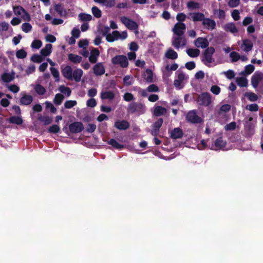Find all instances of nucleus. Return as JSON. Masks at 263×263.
I'll list each match as a JSON object with an SVG mask.
<instances>
[{
    "mask_svg": "<svg viewBox=\"0 0 263 263\" xmlns=\"http://www.w3.org/2000/svg\"><path fill=\"white\" fill-rule=\"evenodd\" d=\"M34 88L35 92L40 95H42L45 92V89L40 84L36 85Z\"/></svg>",
    "mask_w": 263,
    "mask_h": 263,
    "instance_id": "obj_47",
    "label": "nucleus"
},
{
    "mask_svg": "<svg viewBox=\"0 0 263 263\" xmlns=\"http://www.w3.org/2000/svg\"><path fill=\"white\" fill-rule=\"evenodd\" d=\"M51 73L54 78L55 79V81H59L60 74L58 70L54 67H51L50 68Z\"/></svg>",
    "mask_w": 263,
    "mask_h": 263,
    "instance_id": "obj_46",
    "label": "nucleus"
},
{
    "mask_svg": "<svg viewBox=\"0 0 263 263\" xmlns=\"http://www.w3.org/2000/svg\"><path fill=\"white\" fill-rule=\"evenodd\" d=\"M91 11L93 15L95 17L99 18L101 16V11L98 7L96 6L93 7L91 9Z\"/></svg>",
    "mask_w": 263,
    "mask_h": 263,
    "instance_id": "obj_52",
    "label": "nucleus"
},
{
    "mask_svg": "<svg viewBox=\"0 0 263 263\" xmlns=\"http://www.w3.org/2000/svg\"><path fill=\"white\" fill-rule=\"evenodd\" d=\"M186 42V39L183 35H174L172 39V45L176 49L184 47Z\"/></svg>",
    "mask_w": 263,
    "mask_h": 263,
    "instance_id": "obj_7",
    "label": "nucleus"
},
{
    "mask_svg": "<svg viewBox=\"0 0 263 263\" xmlns=\"http://www.w3.org/2000/svg\"><path fill=\"white\" fill-rule=\"evenodd\" d=\"M197 102L201 105H209L211 103V95L208 92L201 93L198 97Z\"/></svg>",
    "mask_w": 263,
    "mask_h": 263,
    "instance_id": "obj_8",
    "label": "nucleus"
},
{
    "mask_svg": "<svg viewBox=\"0 0 263 263\" xmlns=\"http://www.w3.org/2000/svg\"><path fill=\"white\" fill-rule=\"evenodd\" d=\"M187 54L192 58L197 57L200 54V50L198 49L189 48L186 50Z\"/></svg>",
    "mask_w": 263,
    "mask_h": 263,
    "instance_id": "obj_38",
    "label": "nucleus"
},
{
    "mask_svg": "<svg viewBox=\"0 0 263 263\" xmlns=\"http://www.w3.org/2000/svg\"><path fill=\"white\" fill-rule=\"evenodd\" d=\"M52 46L50 44L46 45L45 47L43 48L41 51V54L43 57H47L52 52Z\"/></svg>",
    "mask_w": 263,
    "mask_h": 263,
    "instance_id": "obj_30",
    "label": "nucleus"
},
{
    "mask_svg": "<svg viewBox=\"0 0 263 263\" xmlns=\"http://www.w3.org/2000/svg\"><path fill=\"white\" fill-rule=\"evenodd\" d=\"M38 119L43 122L44 125H47L50 124L52 122V119L48 116H40Z\"/></svg>",
    "mask_w": 263,
    "mask_h": 263,
    "instance_id": "obj_41",
    "label": "nucleus"
},
{
    "mask_svg": "<svg viewBox=\"0 0 263 263\" xmlns=\"http://www.w3.org/2000/svg\"><path fill=\"white\" fill-rule=\"evenodd\" d=\"M165 55L167 59L172 60L176 59L178 57L177 52L171 48L168 49L166 51Z\"/></svg>",
    "mask_w": 263,
    "mask_h": 263,
    "instance_id": "obj_37",
    "label": "nucleus"
},
{
    "mask_svg": "<svg viewBox=\"0 0 263 263\" xmlns=\"http://www.w3.org/2000/svg\"><path fill=\"white\" fill-rule=\"evenodd\" d=\"M64 99L63 96L61 93H58L55 95L54 99V103L56 105H60Z\"/></svg>",
    "mask_w": 263,
    "mask_h": 263,
    "instance_id": "obj_49",
    "label": "nucleus"
},
{
    "mask_svg": "<svg viewBox=\"0 0 263 263\" xmlns=\"http://www.w3.org/2000/svg\"><path fill=\"white\" fill-rule=\"evenodd\" d=\"M115 96V93L111 90H102L100 94V97L102 100L110 101L114 99Z\"/></svg>",
    "mask_w": 263,
    "mask_h": 263,
    "instance_id": "obj_20",
    "label": "nucleus"
},
{
    "mask_svg": "<svg viewBox=\"0 0 263 263\" xmlns=\"http://www.w3.org/2000/svg\"><path fill=\"white\" fill-rule=\"evenodd\" d=\"M134 79L129 76H125L123 78V83L125 85L129 86L133 84Z\"/></svg>",
    "mask_w": 263,
    "mask_h": 263,
    "instance_id": "obj_44",
    "label": "nucleus"
},
{
    "mask_svg": "<svg viewBox=\"0 0 263 263\" xmlns=\"http://www.w3.org/2000/svg\"><path fill=\"white\" fill-rule=\"evenodd\" d=\"M83 74V71L81 69H76L73 71L71 80H73L76 82H79L81 80Z\"/></svg>",
    "mask_w": 263,
    "mask_h": 263,
    "instance_id": "obj_21",
    "label": "nucleus"
},
{
    "mask_svg": "<svg viewBox=\"0 0 263 263\" xmlns=\"http://www.w3.org/2000/svg\"><path fill=\"white\" fill-rule=\"evenodd\" d=\"M45 104L46 108L47 109H49L52 112H55L56 111V108L51 103L46 101Z\"/></svg>",
    "mask_w": 263,
    "mask_h": 263,
    "instance_id": "obj_63",
    "label": "nucleus"
},
{
    "mask_svg": "<svg viewBox=\"0 0 263 263\" xmlns=\"http://www.w3.org/2000/svg\"><path fill=\"white\" fill-rule=\"evenodd\" d=\"M195 45L197 48H205L209 45L208 40L203 37H198L195 41Z\"/></svg>",
    "mask_w": 263,
    "mask_h": 263,
    "instance_id": "obj_18",
    "label": "nucleus"
},
{
    "mask_svg": "<svg viewBox=\"0 0 263 263\" xmlns=\"http://www.w3.org/2000/svg\"><path fill=\"white\" fill-rule=\"evenodd\" d=\"M120 21L129 30H135L138 28L137 24L126 16L121 17Z\"/></svg>",
    "mask_w": 263,
    "mask_h": 263,
    "instance_id": "obj_11",
    "label": "nucleus"
},
{
    "mask_svg": "<svg viewBox=\"0 0 263 263\" xmlns=\"http://www.w3.org/2000/svg\"><path fill=\"white\" fill-rule=\"evenodd\" d=\"M68 57L71 62L75 64L80 63L82 60L81 56L73 53L69 54Z\"/></svg>",
    "mask_w": 263,
    "mask_h": 263,
    "instance_id": "obj_36",
    "label": "nucleus"
},
{
    "mask_svg": "<svg viewBox=\"0 0 263 263\" xmlns=\"http://www.w3.org/2000/svg\"><path fill=\"white\" fill-rule=\"evenodd\" d=\"M246 108L251 111H257L259 109V107L256 104H251L248 105Z\"/></svg>",
    "mask_w": 263,
    "mask_h": 263,
    "instance_id": "obj_61",
    "label": "nucleus"
},
{
    "mask_svg": "<svg viewBox=\"0 0 263 263\" xmlns=\"http://www.w3.org/2000/svg\"><path fill=\"white\" fill-rule=\"evenodd\" d=\"M77 104V101L74 100H68L65 102L64 106L66 108H71Z\"/></svg>",
    "mask_w": 263,
    "mask_h": 263,
    "instance_id": "obj_56",
    "label": "nucleus"
},
{
    "mask_svg": "<svg viewBox=\"0 0 263 263\" xmlns=\"http://www.w3.org/2000/svg\"><path fill=\"white\" fill-rule=\"evenodd\" d=\"M254 69L255 67L254 65L249 64L245 66L244 70L240 72L239 74L243 76L249 75L254 71Z\"/></svg>",
    "mask_w": 263,
    "mask_h": 263,
    "instance_id": "obj_29",
    "label": "nucleus"
},
{
    "mask_svg": "<svg viewBox=\"0 0 263 263\" xmlns=\"http://www.w3.org/2000/svg\"><path fill=\"white\" fill-rule=\"evenodd\" d=\"M61 72L64 77L67 79L71 80L73 70L71 66L67 65L64 67H62Z\"/></svg>",
    "mask_w": 263,
    "mask_h": 263,
    "instance_id": "obj_19",
    "label": "nucleus"
},
{
    "mask_svg": "<svg viewBox=\"0 0 263 263\" xmlns=\"http://www.w3.org/2000/svg\"><path fill=\"white\" fill-rule=\"evenodd\" d=\"M214 51V48L212 47L208 48L204 51L203 62L206 65L211 66L214 65V59L212 56Z\"/></svg>",
    "mask_w": 263,
    "mask_h": 263,
    "instance_id": "obj_4",
    "label": "nucleus"
},
{
    "mask_svg": "<svg viewBox=\"0 0 263 263\" xmlns=\"http://www.w3.org/2000/svg\"><path fill=\"white\" fill-rule=\"evenodd\" d=\"M166 112L165 108L160 106H156L154 108L153 114L154 116L158 117L164 115Z\"/></svg>",
    "mask_w": 263,
    "mask_h": 263,
    "instance_id": "obj_27",
    "label": "nucleus"
},
{
    "mask_svg": "<svg viewBox=\"0 0 263 263\" xmlns=\"http://www.w3.org/2000/svg\"><path fill=\"white\" fill-rule=\"evenodd\" d=\"M153 72L152 70L147 69L144 73L143 77L147 83H151L153 82Z\"/></svg>",
    "mask_w": 263,
    "mask_h": 263,
    "instance_id": "obj_33",
    "label": "nucleus"
},
{
    "mask_svg": "<svg viewBox=\"0 0 263 263\" xmlns=\"http://www.w3.org/2000/svg\"><path fill=\"white\" fill-rule=\"evenodd\" d=\"M183 133L180 128H175L171 132V137L173 139H179L182 137Z\"/></svg>",
    "mask_w": 263,
    "mask_h": 263,
    "instance_id": "obj_32",
    "label": "nucleus"
},
{
    "mask_svg": "<svg viewBox=\"0 0 263 263\" xmlns=\"http://www.w3.org/2000/svg\"><path fill=\"white\" fill-rule=\"evenodd\" d=\"M93 71L96 76H102L105 71V67L102 63L96 64L93 67Z\"/></svg>",
    "mask_w": 263,
    "mask_h": 263,
    "instance_id": "obj_17",
    "label": "nucleus"
},
{
    "mask_svg": "<svg viewBox=\"0 0 263 263\" xmlns=\"http://www.w3.org/2000/svg\"><path fill=\"white\" fill-rule=\"evenodd\" d=\"M55 10L60 15H63L65 14V10L61 4H57L54 6Z\"/></svg>",
    "mask_w": 263,
    "mask_h": 263,
    "instance_id": "obj_55",
    "label": "nucleus"
},
{
    "mask_svg": "<svg viewBox=\"0 0 263 263\" xmlns=\"http://www.w3.org/2000/svg\"><path fill=\"white\" fill-rule=\"evenodd\" d=\"M60 127L57 125H53L49 127L48 130L51 133L56 134L60 130Z\"/></svg>",
    "mask_w": 263,
    "mask_h": 263,
    "instance_id": "obj_62",
    "label": "nucleus"
},
{
    "mask_svg": "<svg viewBox=\"0 0 263 263\" xmlns=\"http://www.w3.org/2000/svg\"><path fill=\"white\" fill-rule=\"evenodd\" d=\"M221 88L217 85H212L210 88V91L215 95L220 93Z\"/></svg>",
    "mask_w": 263,
    "mask_h": 263,
    "instance_id": "obj_54",
    "label": "nucleus"
},
{
    "mask_svg": "<svg viewBox=\"0 0 263 263\" xmlns=\"http://www.w3.org/2000/svg\"><path fill=\"white\" fill-rule=\"evenodd\" d=\"M202 25L206 29L209 30L214 29L216 26L215 21L209 18H204L202 22Z\"/></svg>",
    "mask_w": 263,
    "mask_h": 263,
    "instance_id": "obj_22",
    "label": "nucleus"
},
{
    "mask_svg": "<svg viewBox=\"0 0 263 263\" xmlns=\"http://www.w3.org/2000/svg\"><path fill=\"white\" fill-rule=\"evenodd\" d=\"M186 119L192 123H200L203 121V119L197 115L195 110L190 111L186 116Z\"/></svg>",
    "mask_w": 263,
    "mask_h": 263,
    "instance_id": "obj_10",
    "label": "nucleus"
},
{
    "mask_svg": "<svg viewBox=\"0 0 263 263\" xmlns=\"http://www.w3.org/2000/svg\"><path fill=\"white\" fill-rule=\"evenodd\" d=\"M59 90L63 93L66 95L67 96H69L71 94V90L69 87H65L64 85H62L59 87Z\"/></svg>",
    "mask_w": 263,
    "mask_h": 263,
    "instance_id": "obj_50",
    "label": "nucleus"
},
{
    "mask_svg": "<svg viewBox=\"0 0 263 263\" xmlns=\"http://www.w3.org/2000/svg\"><path fill=\"white\" fill-rule=\"evenodd\" d=\"M186 29L185 25L181 22L176 23L173 28L174 35H183Z\"/></svg>",
    "mask_w": 263,
    "mask_h": 263,
    "instance_id": "obj_12",
    "label": "nucleus"
},
{
    "mask_svg": "<svg viewBox=\"0 0 263 263\" xmlns=\"http://www.w3.org/2000/svg\"><path fill=\"white\" fill-rule=\"evenodd\" d=\"M69 130L72 133H80L84 129V126L82 123L76 122L71 123L69 127Z\"/></svg>",
    "mask_w": 263,
    "mask_h": 263,
    "instance_id": "obj_14",
    "label": "nucleus"
},
{
    "mask_svg": "<svg viewBox=\"0 0 263 263\" xmlns=\"http://www.w3.org/2000/svg\"><path fill=\"white\" fill-rule=\"evenodd\" d=\"M236 82L237 84L241 87H247L248 84V81L247 79L243 77H237L236 79Z\"/></svg>",
    "mask_w": 263,
    "mask_h": 263,
    "instance_id": "obj_34",
    "label": "nucleus"
},
{
    "mask_svg": "<svg viewBox=\"0 0 263 263\" xmlns=\"http://www.w3.org/2000/svg\"><path fill=\"white\" fill-rule=\"evenodd\" d=\"M214 14L220 19L223 18L225 17V12L220 9L215 10L214 11Z\"/></svg>",
    "mask_w": 263,
    "mask_h": 263,
    "instance_id": "obj_57",
    "label": "nucleus"
},
{
    "mask_svg": "<svg viewBox=\"0 0 263 263\" xmlns=\"http://www.w3.org/2000/svg\"><path fill=\"white\" fill-rule=\"evenodd\" d=\"M110 30L109 27H105L103 34L106 36V40L108 42H113L117 40H124L127 37V33L126 31L121 32L119 31H114L111 33H108Z\"/></svg>",
    "mask_w": 263,
    "mask_h": 263,
    "instance_id": "obj_1",
    "label": "nucleus"
},
{
    "mask_svg": "<svg viewBox=\"0 0 263 263\" xmlns=\"http://www.w3.org/2000/svg\"><path fill=\"white\" fill-rule=\"evenodd\" d=\"M188 79L187 75L182 72H178V75L174 81L175 87L178 90L183 88Z\"/></svg>",
    "mask_w": 263,
    "mask_h": 263,
    "instance_id": "obj_2",
    "label": "nucleus"
},
{
    "mask_svg": "<svg viewBox=\"0 0 263 263\" xmlns=\"http://www.w3.org/2000/svg\"><path fill=\"white\" fill-rule=\"evenodd\" d=\"M251 85L253 87L256 89L258 86L263 87V73L256 71L251 78Z\"/></svg>",
    "mask_w": 263,
    "mask_h": 263,
    "instance_id": "obj_3",
    "label": "nucleus"
},
{
    "mask_svg": "<svg viewBox=\"0 0 263 263\" xmlns=\"http://www.w3.org/2000/svg\"><path fill=\"white\" fill-rule=\"evenodd\" d=\"M223 28L226 31H229L233 34H235L238 32L237 28L236 27L235 24L233 23L226 24L224 26Z\"/></svg>",
    "mask_w": 263,
    "mask_h": 263,
    "instance_id": "obj_31",
    "label": "nucleus"
},
{
    "mask_svg": "<svg viewBox=\"0 0 263 263\" xmlns=\"http://www.w3.org/2000/svg\"><path fill=\"white\" fill-rule=\"evenodd\" d=\"M108 143L113 146L114 148L118 149H121L124 147V145L118 143L116 140L111 139Z\"/></svg>",
    "mask_w": 263,
    "mask_h": 263,
    "instance_id": "obj_39",
    "label": "nucleus"
},
{
    "mask_svg": "<svg viewBox=\"0 0 263 263\" xmlns=\"http://www.w3.org/2000/svg\"><path fill=\"white\" fill-rule=\"evenodd\" d=\"M42 42L39 40H34L31 43V47L32 48L39 49L41 47Z\"/></svg>",
    "mask_w": 263,
    "mask_h": 263,
    "instance_id": "obj_48",
    "label": "nucleus"
},
{
    "mask_svg": "<svg viewBox=\"0 0 263 263\" xmlns=\"http://www.w3.org/2000/svg\"><path fill=\"white\" fill-rule=\"evenodd\" d=\"M147 90L149 92H158L159 91V88L155 84H151L147 87Z\"/></svg>",
    "mask_w": 263,
    "mask_h": 263,
    "instance_id": "obj_59",
    "label": "nucleus"
},
{
    "mask_svg": "<svg viewBox=\"0 0 263 263\" xmlns=\"http://www.w3.org/2000/svg\"><path fill=\"white\" fill-rule=\"evenodd\" d=\"M86 105L88 107H94L96 106L97 102L95 99L91 98L87 101Z\"/></svg>",
    "mask_w": 263,
    "mask_h": 263,
    "instance_id": "obj_64",
    "label": "nucleus"
},
{
    "mask_svg": "<svg viewBox=\"0 0 263 263\" xmlns=\"http://www.w3.org/2000/svg\"><path fill=\"white\" fill-rule=\"evenodd\" d=\"M31 60L34 62L40 63L43 61V58L41 54H34L31 57Z\"/></svg>",
    "mask_w": 263,
    "mask_h": 263,
    "instance_id": "obj_53",
    "label": "nucleus"
},
{
    "mask_svg": "<svg viewBox=\"0 0 263 263\" xmlns=\"http://www.w3.org/2000/svg\"><path fill=\"white\" fill-rule=\"evenodd\" d=\"M163 122V119L160 118L154 123L153 124V128H154V130L152 132L153 135H156L158 134L159 129L161 126Z\"/></svg>",
    "mask_w": 263,
    "mask_h": 263,
    "instance_id": "obj_35",
    "label": "nucleus"
},
{
    "mask_svg": "<svg viewBox=\"0 0 263 263\" xmlns=\"http://www.w3.org/2000/svg\"><path fill=\"white\" fill-rule=\"evenodd\" d=\"M13 12L15 15L20 16L21 18L26 22L31 21V16L30 14L21 6L13 7Z\"/></svg>",
    "mask_w": 263,
    "mask_h": 263,
    "instance_id": "obj_5",
    "label": "nucleus"
},
{
    "mask_svg": "<svg viewBox=\"0 0 263 263\" xmlns=\"http://www.w3.org/2000/svg\"><path fill=\"white\" fill-rule=\"evenodd\" d=\"M226 145V141L222 140L220 137L216 139L214 144L212 145L211 149L214 150H218L223 149Z\"/></svg>",
    "mask_w": 263,
    "mask_h": 263,
    "instance_id": "obj_16",
    "label": "nucleus"
},
{
    "mask_svg": "<svg viewBox=\"0 0 263 263\" xmlns=\"http://www.w3.org/2000/svg\"><path fill=\"white\" fill-rule=\"evenodd\" d=\"M27 56V52L24 49L18 50L16 52V57L18 59H24Z\"/></svg>",
    "mask_w": 263,
    "mask_h": 263,
    "instance_id": "obj_45",
    "label": "nucleus"
},
{
    "mask_svg": "<svg viewBox=\"0 0 263 263\" xmlns=\"http://www.w3.org/2000/svg\"><path fill=\"white\" fill-rule=\"evenodd\" d=\"M8 89L13 93H17L20 90V88L18 86L13 84L7 86Z\"/></svg>",
    "mask_w": 263,
    "mask_h": 263,
    "instance_id": "obj_58",
    "label": "nucleus"
},
{
    "mask_svg": "<svg viewBox=\"0 0 263 263\" xmlns=\"http://www.w3.org/2000/svg\"><path fill=\"white\" fill-rule=\"evenodd\" d=\"M230 58L232 62H235L239 60L242 62H246L248 60V58L246 55H240L236 51H232L230 54Z\"/></svg>",
    "mask_w": 263,
    "mask_h": 263,
    "instance_id": "obj_13",
    "label": "nucleus"
},
{
    "mask_svg": "<svg viewBox=\"0 0 263 263\" xmlns=\"http://www.w3.org/2000/svg\"><path fill=\"white\" fill-rule=\"evenodd\" d=\"M245 96L248 100L252 102L256 101L258 100V97L256 94L252 92H248L245 93Z\"/></svg>",
    "mask_w": 263,
    "mask_h": 263,
    "instance_id": "obj_40",
    "label": "nucleus"
},
{
    "mask_svg": "<svg viewBox=\"0 0 263 263\" xmlns=\"http://www.w3.org/2000/svg\"><path fill=\"white\" fill-rule=\"evenodd\" d=\"M95 2L102 4L108 8L115 6L116 0H93Z\"/></svg>",
    "mask_w": 263,
    "mask_h": 263,
    "instance_id": "obj_25",
    "label": "nucleus"
},
{
    "mask_svg": "<svg viewBox=\"0 0 263 263\" xmlns=\"http://www.w3.org/2000/svg\"><path fill=\"white\" fill-rule=\"evenodd\" d=\"M123 99L127 102H129L133 100L134 97L131 93L126 92L123 96Z\"/></svg>",
    "mask_w": 263,
    "mask_h": 263,
    "instance_id": "obj_60",
    "label": "nucleus"
},
{
    "mask_svg": "<svg viewBox=\"0 0 263 263\" xmlns=\"http://www.w3.org/2000/svg\"><path fill=\"white\" fill-rule=\"evenodd\" d=\"M115 126L119 129L125 130L129 127V124L125 120H118L115 122Z\"/></svg>",
    "mask_w": 263,
    "mask_h": 263,
    "instance_id": "obj_24",
    "label": "nucleus"
},
{
    "mask_svg": "<svg viewBox=\"0 0 263 263\" xmlns=\"http://www.w3.org/2000/svg\"><path fill=\"white\" fill-rule=\"evenodd\" d=\"M33 101V98L31 95H24L20 99L21 104L28 105L31 103Z\"/></svg>",
    "mask_w": 263,
    "mask_h": 263,
    "instance_id": "obj_28",
    "label": "nucleus"
},
{
    "mask_svg": "<svg viewBox=\"0 0 263 263\" xmlns=\"http://www.w3.org/2000/svg\"><path fill=\"white\" fill-rule=\"evenodd\" d=\"M190 18L194 22L202 21L204 19V15L200 12H195L190 14Z\"/></svg>",
    "mask_w": 263,
    "mask_h": 263,
    "instance_id": "obj_26",
    "label": "nucleus"
},
{
    "mask_svg": "<svg viewBox=\"0 0 263 263\" xmlns=\"http://www.w3.org/2000/svg\"><path fill=\"white\" fill-rule=\"evenodd\" d=\"M9 122L17 125H21L23 123V121L21 117L13 116L10 118Z\"/></svg>",
    "mask_w": 263,
    "mask_h": 263,
    "instance_id": "obj_42",
    "label": "nucleus"
},
{
    "mask_svg": "<svg viewBox=\"0 0 263 263\" xmlns=\"http://www.w3.org/2000/svg\"><path fill=\"white\" fill-rule=\"evenodd\" d=\"M111 62L114 65H119L122 68H125L128 66V62L125 55H120L114 57Z\"/></svg>",
    "mask_w": 263,
    "mask_h": 263,
    "instance_id": "obj_6",
    "label": "nucleus"
},
{
    "mask_svg": "<svg viewBox=\"0 0 263 263\" xmlns=\"http://www.w3.org/2000/svg\"><path fill=\"white\" fill-rule=\"evenodd\" d=\"M241 50L246 53L249 52L252 50L253 44L252 42L249 39H243L238 42Z\"/></svg>",
    "mask_w": 263,
    "mask_h": 263,
    "instance_id": "obj_9",
    "label": "nucleus"
},
{
    "mask_svg": "<svg viewBox=\"0 0 263 263\" xmlns=\"http://www.w3.org/2000/svg\"><path fill=\"white\" fill-rule=\"evenodd\" d=\"M79 17L82 21H90L92 16L90 14L81 13L79 15Z\"/></svg>",
    "mask_w": 263,
    "mask_h": 263,
    "instance_id": "obj_51",
    "label": "nucleus"
},
{
    "mask_svg": "<svg viewBox=\"0 0 263 263\" xmlns=\"http://www.w3.org/2000/svg\"><path fill=\"white\" fill-rule=\"evenodd\" d=\"M15 72L5 71L1 75V79L4 82L9 83L13 81L15 78Z\"/></svg>",
    "mask_w": 263,
    "mask_h": 263,
    "instance_id": "obj_15",
    "label": "nucleus"
},
{
    "mask_svg": "<svg viewBox=\"0 0 263 263\" xmlns=\"http://www.w3.org/2000/svg\"><path fill=\"white\" fill-rule=\"evenodd\" d=\"M32 27L28 23H24L22 25V29L25 33H28L32 30Z\"/></svg>",
    "mask_w": 263,
    "mask_h": 263,
    "instance_id": "obj_43",
    "label": "nucleus"
},
{
    "mask_svg": "<svg viewBox=\"0 0 263 263\" xmlns=\"http://www.w3.org/2000/svg\"><path fill=\"white\" fill-rule=\"evenodd\" d=\"M100 55V52L97 48H93L90 52L89 57V61L91 63H96L98 60V58Z\"/></svg>",
    "mask_w": 263,
    "mask_h": 263,
    "instance_id": "obj_23",
    "label": "nucleus"
}]
</instances>
